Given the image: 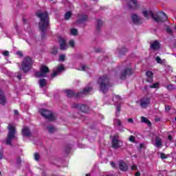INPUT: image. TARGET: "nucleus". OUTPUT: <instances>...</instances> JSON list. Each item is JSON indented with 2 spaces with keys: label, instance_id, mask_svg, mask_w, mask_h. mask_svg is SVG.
<instances>
[{
  "label": "nucleus",
  "instance_id": "63",
  "mask_svg": "<svg viewBox=\"0 0 176 176\" xmlns=\"http://www.w3.org/2000/svg\"><path fill=\"white\" fill-rule=\"evenodd\" d=\"M17 162L18 163H21V160H18Z\"/></svg>",
  "mask_w": 176,
  "mask_h": 176
},
{
  "label": "nucleus",
  "instance_id": "38",
  "mask_svg": "<svg viewBox=\"0 0 176 176\" xmlns=\"http://www.w3.org/2000/svg\"><path fill=\"white\" fill-rule=\"evenodd\" d=\"M58 72L57 70L54 71L52 74H51V78H56L57 75H58Z\"/></svg>",
  "mask_w": 176,
  "mask_h": 176
},
{
  "label": "nucleus",
  "instance_id": "30",
  "mask_svg": "<svg viewBox=\"0 0 176 176\" xmlns=\"http://www.w3.org/2000/svg\"><path fill=\"white\" fill-rule=\"evenodd\" d=\"M49 133H54L56 131V128L53 125L47 126Z\"/></svg>",
  "mask_w": 176,
  "mask_h": 176
},
{
  "label": "nucleus",
  "instance_id": "57",
  "mask_svg": "<svg viewBox=\"0 0 176 176\" xmlns=\"http://www.w3.org/2000/svg\"><path fill=\"white\" fill-rule=\"evenodd\" d=\"M135 176H141V173H140V171L136 172Z\"/></svg>",
  "mask_w": 176,
  "mask_h": 176
},
{
  "label": "nucleus",
  "instance_id": "58",
  "mask_svg": "<svg viewBox=\"0 0 176 176\" xmlns=\"http://www.w3.org/2000/svg\"><path fill=\"white\" fill-rule=\"evenodd\" d=\"M14 115H16V116H19V111L14 110Z\"/></svg>",
  "mask_w": 176,
  "mask_h": 176
},
{
  "label": "nucleus",
  "instance_id": "35",
  "mask_svg": "<svg viewBox=\"0 0 176 176\" xmlns=\"http://www.w3.org/2000/svg\"><path fill=\"white\" fill-rule=\"evenodd\" d=\"M69 45L71 46L72 48L75 47V41L74 40H70L69 41Z\"/></svg>",
  "mask_w": 176,
  "mask_h": 176
},
{
  "label": "nucleus",
  "instance_id": "49",
  "mask_svg": "<svg viewBox=\"0 0 176 176\" xmlns=\"http://www.w3.org/2000/svg\"><path fill=\"white\" fill-rule=\"evenodd\" d=\"M166 32H168V34H171L173 32V30H171V28H167Z\"/></svg>",
  "mask_w": 176,
  "mask_h": 176
},
{
  "label": "nucleus",
  "instance_id": "34",
  "mask_svg": "<svg viewBox=\"0 0 176 176\" xmlns=\"http://www.w3.org/2000/svg\"><path fill=\"white\" fill-rule=\"evenodd\" d=\"M155 61H157V63L158 64H163V60H162V58H160V56H157L155 58Z\"/></svg>",
  "mask_w": 176,
  "mask_h": 176
},
{
  "label": "nucleus",
  "instance_id": "12",
  "mask_svg": "<svg viewBox=\"0 0 176 176\" xmlns=\"http://www.w3.org/2000/svg\"><path fill=\"white\" fill-rule=\"evenodd\" d=\"M111 146L113 149H119V148H120V145L119 144V136H118V135L113 136Z\"/></svg>",
  "mask_w": 176,
  "mask_h": 176
},
{
  "label": "nucleus",
  "instance_id": "54",
  "mask_svg": "<svg viewBox=\"0 0 176 176\" xmlns=\"http://www.w3.org/2000/svg\"><path fill=\"white\" fill-rule=\"evenodd\" d=\"M168 140L169 141H173V136H172L171 135H168Z\"/></svg>",
  "mask_w": 176,
  "mask_h": 176
},
{
  "label": "nucleus",
  "instance_id": "51",
  "mask_svg": "<svg viewBox=\"0 0 176 176\" xmlns=\"http://www.w3.org/2000/svg\"><path fill=\"white\" fill-rule=\"evenodd\" d=\"M111 167H113V168H115V167H116V164H115V162H111Z\"/></svg>",
  "mask_w": 176,
  "mask_h": 176
},
{
  "label": "nucleus",
  "instance_id": "24",
  "mask_svg": "<svg viewBox=\"0 0 176 176\" xmlns=\"http://www.w3.org/2000/svg\"><path fill=\"white\" fill-rule=\"evenodd\" d=\"M0 104L1 105H5V104H6V97L2 94H0Z\"/></svg>",
  "mask_w": 176,
  "mask_h": 176
},
{
  "label": "nucleus",
  "instance_id": "22",
  "mask_svg": "<svg viewBox=\"0 0 176 176\" xmlns=\"http://www.w3.org/2000/svg\"><path fill=\"white\" fill-rule=\"evenodd\" d=\"M80 112H83L84 113H86L87 111L89 110V107L86 104H80Z\"/></svg>",
  "mask_w": 176,
  "mask_h": 176
},
{
  "label": "nucleus",
  "instance_id": "40",
  "mask_svg": "<svg viewBox=\"0 0 176 176\" xmlns=\"http://www.w3.org/2000/svg\"><path fill=\"white\" fill-rule=\"evenodd\" d=\"M80 104H76V103H74L72 105V108H76V109H80Z\"/></svg>",
  "mask_w": 176,
  "mask_h": 176
},
{
  "label": "nucleus",
  "instance_id": "53",
  "mask_svg": "<svg viewBox=\"0 0 176 176\" xmlns=\"http://www.w3.org/2000/svg\"><path fill=\"white\" fill-rule=\"evenodd\" d=\"M17 78L19 79V80H21V73L18 74Z\"/></svg>",
  "mask_w": 176,
  "mask_h": 176
},
{
  "label": "nucleus",
  "instance_id": "42",
  "mask_svg": "<svg viewBox=\"0 0 176 176\" xmlns=\"http://www.w3.org/2000/svg\"><path fill=\"white\" fill-rule=\"evenodd\" d=\"M59 60L60 61H65V55H60Z\"/></svg>",
  "mask_w": 176,
  "mask_h": 176
},
{
  "label": "nucleus",
  "instance_id": "59",
  "mask_svg": "<svg viewBox=\"0 0 176 176\" xmlns=\"http://www.w3.org/2000/svg\"><path fill=\"white\" fill-rule=\"evenodd\" d=\"M116 98H118V100H122V98L120 97V96H119V95H116Z\"/></svg>",
  "mask_w": 176,
  "mask_h": 176
},
{
  "label": "nucleus",
  "instance_id": "52",
  "mask_svg": "<svg viewBox=\"0 0 176 176\" xmlns=\"http://www.w3.org/2000/svg\"><path fill=\"white\" fill-rule=\"evenodd\" d=\"M129 123H134V120L133 118H128Z\"/></svg>",
  "mask_w": 176,
  "mask_h": 176
},
{
  "label": "nucleus",
  "instance_id": "15",
  "mask_svg": "<svg viewBox=\"0 0 176 176\" xmlns=\"http://www.w3.org/2000/svg\"><path fill=\"white\" fill-rule=\"evenodd\" d=\"M132 21L133 24H135L136 25H140L141 24V18L138 16V15L133 14L131 16Z\"/></svg>",
  "mask_w": 176,
  "mask_h": 176
},
{
  "label": "nucleus",
  "instance_id": "31",
  "mask_svg": "<svg viewBox=\"0 0 176 176\" xmlns=\"http://www.w3.org/2000/svg\"><path fill=\"white\" fill-rule=\"evenodd\" d=\"M71 34L72 35H74V36H76L78 35V30L73 28L71 30Z\"/></svg>",
  "mask_w": 176,
  "mask_h": 176
},
{
  "label": "nucleus",
  "instance_id": "17",
  "mask_svg": "<svg viewBox=\"0 0 176 176\" xmlns=\"http://www.w3.org/2000/svg\"><path fill=\"white\" fill-rule=\"evenodd\" d=\"M151 49L153 50H159L162 46L160 45V43L157 41H155L150 45Z\"/></svg>",
  "mask_w": 176,
  "mask_h": 176
},
{
  "label": "nucleus",
  "instance_id": "48",
  "mask_svg": "<svg viewBox=\"0 0 176 176\" xmlns=\"http://www.w3.org/2000/svg\"><path fill=\"white\" fill-rule=\"evenodd\" d=\"M117 126H118V127L122 126V121H120L119 119L117 120Z\"/></svg>",
  "mask_w": 176,
  "mask_h": 176
},
{
  "label": "nucleus",
  "instance_id": "41",
  "mask_svg": "<svg viewBox=\"0 0 176 176\" xmlns=\"http://www.w3.org/2000/svg\"><path fill=\"white\" fill-rule=\"evenodd\" d=\"M65 152L66 153H69L71 152V146H67L65 148Z\"/></svg>",
  "mask_w": 176,
  "mask_h": 176
},
{
  "label": "nucleus",
  "instance_id": "14",
  "mask_svg": "<svg viewBox=\"0 0 176 176\" xmlns=\"http://www.w3.org/2000/svg\"><path fill=\"white\" fill-rule=\"evenodd\" d=\"M58 43L60 50H67L68 45H67V41L63 38H58Z\"/></svg>",
  "mask_w": 176,
  "mask_h": 176
},
{
  "label": "nucleus",
  "instance_id": "29",
  "mask_svg": "<svg viewBox=\"0 0 176 176\" xmlns=\"http://www.w3.org/2000/svg\"><path fill=\"white\" fill-rule=\"evenodd\" d=\"M127 52H129V50H127V48H126V47H123L120 50V56H123V54H124L125 53H127Z\"/></svg>",
  "mask_w": 176,
  "mask_h": 176
},
{
  "label": "nucleus",
  "instance_id": "11",
  "mask_svg": "<svg viewBox=\"0 0 176 176\" xmlns=\"http://www.w3.org/2000/svg\"><path fill=\"white\" fill-rule=\"evenodd\" d=\"M126 5L129 9L135 10L140 8V5H138V1L137 0H128Z\"/></svg>",
  "mask_w": 176,
  "mask_h": 176
},
{
  "label": "nucleus",
  "instance_id": "21",
  "mask_svg": "<svg viewBox=\"0 0 176 176\" xmlns=\"http://www.w3.org/2000/svg\"><path fill=\"white\" fill-rule=\"evenodd\" d=\"M97 25H96V31L100 32L101 30V28L102 27V25L104 24V22L101 21V19H97Z\"/></svg>",
  "mask_w": 176,
  "mask_h": 176
},
{
  "label": "nucleus",
  "instance_id": "23",
  "mask_svg": "<svg viewBox=\"0 0 176 176\" xmlns=\"http://www.w3.org/2000/svg\"><path fill=\"white\" fill-rule=\"evenodd\" d=\"M39 86L40 87H45L47 85V82L46 81V79L42 78L38 80Z\"/></svg>",
  "mask_w": 176,
  "mask_h": 176
},
{
  "label": "nucleus",
  "instance_id": "36",
  "mask_svg": "<svg viewBox=\"0 0 176 176\" xmlns=\"http://www.w3.org/2000/svg\"><path fill=\"white\" fill-rule=\"evenodd\" d=\"M39 159H40L39 154L38 153H34V160H36V162H39Z\"/></svg>",
  "mask_w": 176,
  "mask_h": 176
},
{
  "label": "nucleus",
  "instance_id": "5",
  "mask_svg": "<svg viewBox=\"0 0 176 176\" xmlns=\"http://www.w3.org/2000/svg\"><path fill=\"white\" fill-rule=\"evenodd\" d=\"M7 129L8 133L7 135L6 144L12 145V140L16 138V126L9 124Z\"/></svg>",
  "mask_w": 176,
  "mask_h": 176
},
{
  "label": "nucleus",
  "instance_id": "7",
  "mask_svg": "<svg viewBox=\"0 0 176 176\" xmlns=\"http://www.w3.org/2000/svg\"><path fill=\"white\" fill-rule=\"evenodd\" d=\"M40 113L45 118V119H47L50 122H53L56 120V118L54 116L52 113V111L45 109H41L39 111Z\"/></svg>",
  "mask_w": 176,
  "mask_h": 176
},
{
  "label": "nucleus",
  "instance_id": "8",
  "mask_svg": "<svg viewBox=\"0 0 176 176\" xmlns=\"http://www.w3.org/2000/svg\"><path fill=\"white\" fill-rule=\"evenodd\" d=\"M133 74V69L126 67L121 72L120 78L121 80H126L127 76H131Z\"/></svg>",
  "mask_w": 176,
  "mask_h": 176
},
{
  "label": "nucleus",
  "instance_id": "43",
  "mask_svg": "<svg viewBox=\"0 0 176 176\" xmlns=\"http://www.w3.org/2000/svg\"><path fill=\"white\" fill-rule=\"evenodd\" d=\"M170 109H171V107L170 105H166L165 106V111H166V112H169Z\"/></svg>",
  "mask_w": 176,
  "mask_h": 176
},
{
  "label": "nucleus",
  "instance_id": "9",
  "mask_svg": "<svg viewBox=\"0 0 176 176\" xmlns=\"http://www.w3.org/2000/svg\"><path fill=\"white\" fill-rule=\"evenodd\" d=\"M49 72H50L49 67L46 65H43L41 67V72H36L34 74V76L36 78H44L45 74H47Z\"/></svg>",
  "mask_w": 176,
  "mask_h": 176
},
{
  "label": "nucleus",
  "instance_id": "32",
  "mask_svg": "<svg viewBox=\"0 0 176 176\" xmlns=\"http://www.w3.org/2000/svg\"><path fill=\"white\" fill-rule=\"evenodd\" d=\"M159 85H160L159 82H155V83L150 85L149 87L151 89H157V87H159Z\"/></svg>",
  "mask_w": 176,
  "mask_h": 176
},
{
  "label": "nucleus",
  "instance_id": "10",
  "mask_svg": "<svg viewBox=\"0 0 176 176\" xmlns=\"http://www.w3.org/2000/svg\"><path fill=\"white\" fill-rule=\"evenodd\" d=\"M139 102L141 108L143 109H146V108H148L151 104V98L144 96L140 100Z\"/></svg>",
  "mask_w": 176,
  "mask_h": 176
},
{
  "label": "nucleus",
  "instance_id": "2",
  "mask_svg": "<svg viewBox=\"0 0 176 176\" xmlns=\"http://www.w3.org/2000/svg\"><path fill=\"white\" fill-rule=\"evenodd\" d=\"M143 16L145 17V19H149V16H151V18L154 19L155 21L157 23H164V21H167L168 20V17L167 16V14L163 12H160V14H153V12L152 11H146L144 10L142 12Z\"/></svg>",
  "mask_w": 176,
  "mask_h": 176
},
{
  "label": "nucleus",
  "instance_id": "56",
  "mask_svg": "<svg viewBox=\"0 0 176 176\" xmlns=\"http://www.w3.org/2000/svg\"><path fill=\"white\" fill-rule=\"evenodd\" d=\"M95 52H96V53H100V52H101V48L96 49V50H95Z\"/></svg>",
  "mask_w": 176,
  "mask_h": 176
},
{
  "label": "nucleus",
  "instance_id": "19",
  "mask_svg": "<svg viewBox=\"0 0 176 176\" xmlns=\"http://www.w3.org/2000/svg\"><path fill=\"white\" fill-rule=\"evenodd\" d=\"M119 168L121 171H127V170H129L127 164H125L122 160L120 161L119 162Z\"/></svg>",
  "mask_w": 176,
  "mask_h": 176
},
{
  "label": "nucleus",
  "instance_id": "20",
  "mask_svg": "<svg viewBox=\"0 0 176 176\" xmlns=\"http://www.w3.org/2000/svg\"><path fill=\"white\" fill-rule=\"evenodd\" d=\"M141 122L142 123H146V124H148V126L149 127H151V126H152V122H151V121L149 120H148V118L142 116L141 117Z\"/></svg>",
  "mask_w": 176,
  "mask_h": 176
},
{
  "label": "nucleus",
  "instance_id": "37",
  "mask_svg": "<svg viewBox=\"0 0 176 176\" xmlns=\"http://www.w3.org/2000/svg\"><path fill=\"white\" fill-rule=\"evenodd\" d=\"M129 141H130V142H135V137H134V135L129 136Z\"/></svg>",
  "mask_w": 176,
  "mask_h": 176
},
{
  "label": "nucleus",
  "instance_id": "4",
  "mask_svg": "<svg viewBox=\"0 0 176 176\" xmlns=\"http://www.w3.org/2000/svg\"><path fill=\"white\" fill-rule=\"evenodd\" d=\"M91 90H93V87H87L84 88L83 91H80L77 94L75 93V91L70 89H66L65 91V93H66L69 98H71V97H75V98H79V97H82V94H89V93H90Z\"/></svg>",
  "mask_w": 176,
  "mask_h": 176
},
{
  "label": "nucleus",
  "instance_id": "44",
  "mask_svg": "<svg viewBox=\"0 0 176 176\" xmlns=\"http://www.w3.org/2000/svg\"><path fill=\"white\" fill-rule=\"evenodd\" d=\"M118 130L119 131H120V133H123V131H124V128L123 127V126H118Z\"/></svg>",
  "mask_w": 176,
  "mask_h": 176
},
{
  "label": "nucleus",
  "instance_id": "60",
  "mask_svg": "<svg viewBox=\"0 0 176 176\" xmlns=\"http://www.w3.org/2000/svg\"><path fill=\"white\" fill-rule=\"evenodd\" d=\"M23 24H27V19H23Z\"/></svg>",
  "mask_w": 176,
  "mask_h": 176
},
{
  "label": "nucleus",
  "instance_id": "62",
  "mask_svg": "<svg viewBox=\"0 0 176 176\" xmlns=\"http://www.w3.org/2000/svg\"><path fill=\"white\" fill-rule=\"evenodd\" d=\"M140 149H142V148H144V144H140Z\"/></svg>",
  "mask_w": 176,
  "mask_h": 176
},
{
  "label": "nucleus",
  "instance_id": "33",
  "mask_svg": "<svg viewBox=\"0 0 176 176\" xmlns=\"http://www.w3.org/2000/svg\"><path fill=\"white\" fill-rule=\"evenodd\" d=\"M120 105L118 104L116 107L117 111L116 113V116H119L120 115Z\"/></svg>",
  "mask_w": 176,
  "mask_h": 176
},
{
  "label": "nucleus",
  "instance_id": "16",
  "mask_svg": "<svg viewBox=\"0 0 176 176\" xmlns=\"http://www.w3.org/2000/svg\"><path fill=\"white\" fill-rule=\"evenodd\" d=\"M146 82H148V83H152L153 82V72L151 71H147L146 72Z\"/></svg>",
  "mask_w": 176,
  "mask_h": 176
},
{
  "label": "nucleus",
  "instance_id": "61",
  "mask_svg": "<svg viewBox=\"0 0 176 176\" xmlns=\"http://www.w3.org/2000/svg\"><path fill=\"white\" fill-rule=\"evenodd\" d=\"M85 69H86V65H82V70L85 71Z\"/></svg>",
  "mask_w": 176,
  "mask_h": 176
},
{
  "label": "nucleus",
  "instance_id": "50",
  "mask_svg": "<svg viewBox=\"0 0 176 176\" xmlns=\"http://www.w3.org/2000/svg\"><path fill=\"white\" fill-rule=\"evenodd\" d=\"M3 159V151H0V160Z\"/></svg>",
  "mask_w": 176,
  "mask_h": 176
},
{
  "label": "nucleus",
  "instance_id": "39",
  "mask_svg": "<svg viewBox=\"0 0 176 176\" xmlns=\"http://www.w3.org/2000/svg\"><path fill=\"white\" fill-rule=\"evenodd\" d=\"M166 89H168V90H174L175 87L173 85H169L166 86Z\"/></svg>",
  "mask_w": 176,
  "mask_h": 176
},
{
  "label": "nucleus",
  "instance_id": "3",
  "mask_svg": "<svg viewBox=\"0 0 176 176\" xmlns=\"http://www.w3.org/2000/svg\"><path fill=\"white\" fill-rule=\"evenodd\" d=\"M98 83L99 85L100 90L103 94L108 93L109 87H112V85H111V78L107 75L100 76L98 78Z\"/></svg>",
  "mask_w": 176,
  "mask_h": 176
},
{
  "label": "nucleus",
  "instance_id": "28",
  "mask_svg": "<svg viewBox=\"0 0 176 176\" xmlns=\"http://www.w3.org/2000/svg\"><path fill=\"white\" fill-rule=\"evenodd\" d=\"M72 16V13L71 12V11H68L65 14V20H69Z\"/></svg>",
  "mask_w": 176,
  "mask_h": 176
},
{
  "label": "nucleus",
  "instance_id": "13",
  "mask_svg": "<svg viewBox=\"0 0 176 176\" xmlns=\"http://www.w3.org/2000/svg\"><path fill=\"white\" fill-rule=\"evenodd\" d=\"M88 19L89 16H87V14H78L77 16V23L82 24V23L87 21Z\"/></svg>",
  "mask_w": 176,
  "mask_h": 176
},
{
  "label": "nucleus",
  "instance_id": "26",
  "mask_svg": "<svg viewBox=\"0 0 176 176\" xmlns=\"http://www.w3.org/2000/svg\"><path fill=\"white\" fill-rule=\"evenodd\" d=\"M65 67H64V65H59L57 66L56 67V72H58V73H60L63 72V71H65Z\"/></svg>",
  "mask_w": 176,
  "mask_h": 176
},
{
  "label": "nucleus",
  "instance_id": "1",
  "mask_svg": "<svg viewBox=\"0 0 176 176\" xmlns=\"http://www.w3.org/2000/svg\"><path fill=\"white\" fill-rule=\"evenodd\" d=\"M36 16L40 19L38 28L41 32V39H45V32H46V30L50 23L49 14L47 12H36Z\"/></svg>",
  "mask_w": 176,
  "mask_h": 176
},
{
  "label": "nucleus",
  "instance_id": "64",
  "mask_svg": "<svg viewBox=\"0 0 176 176\" xmlns=\"http://www.w3.org/2000/svg\"><path fill=\"white\" fill-rule=\"evenodd\" d=\"M80 58H82V55H80Z\"/></svg>",
  "mask_w": 176,
  "mask_h": 176
},
{
  "label": "nucleus",
  "instance_id": "46",
  "mask_svg": "<svg viewBox=\"0 0 176 176\" xmlns=\"http://www.w3.org/2000/svg\"><path fill=\"white\" fill-rule=\"evenodd\" d=\"M3 56H5L6 57H8L9 56V51H4L3 53Z\"/></svg>",
  "mask_w": 176,
  "mask_h": 176
},
{
  "label": "nucleus",
  "instance_id": "18",
  "mask_svg": "<svg viewBox=\"0 0 176 176\" xmlns=\"http://www.w3.org/2000/svg\"><path fill=\"white\" fill-rule=\"evenodd\" d=\"M22 135L23 137H31V131L30 130V128L25 126L22 129Z\"/></svg>",
  "mask_w": 176,
  "mask_h": 176
},
{
  "label": "nucleus",
  "instance_id": "6",
  "mask_svg": "<svg viewBox=\"0 0 176 176\" xmlns=\"http://www.w3.org/2000/svg\"><path fill=\"white\" fill-rule=\"evenodd\" d=\"M33 63H32V58L30 56H26L24 58L23 61L21 63V68L22 71L27 74L31 68H32Z\"/></svg>",
  "mask_w": 176,
  "mask_h": 176
},
{
  "label": "nucleus",
  "instance_id": "25",
  "mask_svg": "<svg viewBox=\"0 0 176 176\" xmlns=\"http://www.w3.org/2000/svg\"><path fill=\"white\" fill-rule=\"evenodd\" d=\"M155 146L157 148H161L162 147V139L159 138H156L155 139Z\"/></svg>",
  "mask_w": 176,
  "mask_h": 176
},
{
  "label": "nucleus",
  "instance_id": "47",
  "mask_svg": "<svg viewBox=\"0 0 176 176\" xmlns=\"http://www.w3.org/2000/svg\"><path fill=\"white\" fill-rule=\"evenodd\" d=\"M16 54L20 56V57H23V52H21V51H18L16 52Z\"/></svg>",
  "mask_w": 176,
  "mask_h": 176
},
{
  "label": "nucleus",
  "instance_id": "27",
  "mask_svg": "<svg viewBox=\"0 0 176 176\" xmlns=\"http://www.w3.org/2000/svg\"><path fill=\"white\" fill-rule=\"evenodd\" d=\"M58 54V48H57V47H52L51 50V54L56 56Z\"/></svg>",
  "mask_w": 176,
  "mask_h": 176
},
{
  "label": "nucleus",
  "instance_id": "45",
  "mask_svg": "<svg viewBox=\"0 0 176 176\" xmlns=\"http://www.w3.org/2000/svg\"><path fill=\"white\" fill-rule=\"evenodd\" d=\"M160 157H161V159H167V155H166V154L163 153L160 154Z\"/></svg>",
  "mask_w": 176,
  "mask_h": 176
},
{
  "label": "nucleus",
  "instance_id": "55",
  "mask_svg": "<svg viewBox=\"0 0 176 176\" xmlns=\"http://www.w3.org/2000/svg\"><path fill=\"white\" fill-rule=\"evenodd\" d=\"M137 166H136V165H133L132 166H131V170H137Z\"/></svg>",
  "mask_w": 176,
  "mask_h": 176
}]
</instances>
